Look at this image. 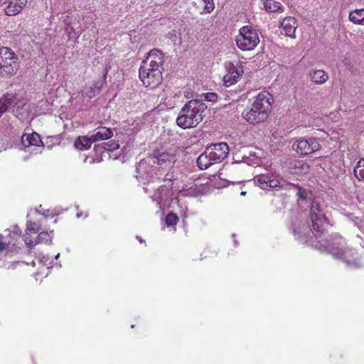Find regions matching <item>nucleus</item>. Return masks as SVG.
<instances>
[{"label": "nucleus", "instance_id": "1", "mask_svg": "<svg viewBox=\"0 0 364 364\" xmlns=\"http://www.w3.org/2000/svg\"><path fill=\"white\" fill-rule=\"evenodd\" d=\"M293 233L296 240L306 246L314 247L321 252H329L336 258L343 260L348 266H360L355 250L346 247L344 239L340 235H335L331 239L315 241L314 233L311 231L306 235L294 229Z\"/></svg>", "mask_w": 364, "mask_h": 364}, {"label": "nucleus", "instance_id": "2", "mask_svg": "<svg viewBox=\"0 0 364 364\" xmlns=\"http://www.w3.org/2000/svg\"><path fill=\"white\" fill-rule=\"evenodd\" d=\"M164 54L157 49L151 50L140 65L139 77L143 85L154 89L161 85L163 77L161 70Z\"/></svg>", "mask_w": 364, "mask_h": 364}, {"label": "nucleus", "instance_id": "3", "mask_svg": "<svg viewBox=\"0 0 364 364\" xmlns=\"http://www.w3.org/2000/svg\"><path fill=\"white\" fill-rule=\"evenodd\" d=\"M205 104L198 100H191L185 104L176 119V123L182 129L196 127L204 118Z\"/></svg>", "mask_w": 364, "mask_h": 364}, {"label": "nucleus", "instance_id": "4", "mask_svg": "<svg viewBox=\"0 0 364 364\" xmlns=\"http://www.w3.org/2000/svg\"><path fill=\"white\" fill-rule=\"evenodd\" d=\"M20 68L17 55L8 47L0 48V76L8 78L15 75Z\"/></svg>", "mask_w": 364, "mask_h": 364}, {"label": "nucleus", "instance_id": "5", "mask_svg": "<svg viewBox=\"0 0 364 364\" xmlns=\"http://www.w3.org/2000/svg\"><path fill=\"white\" fill-rule=\"evenodd\" d=\"M259 43V38L255 28L250 26L240 28L236 37V44L241 50H252Z\"/></svg>", "mask_w": 364, "mask_h": 364}, {"label": "nucleus", "instance_id": "6", "mask_svg": "<svg viewBox=\"0 0 364 364\" xmlns=\"http://www.w3.org/2000/svg\"><path fill=\"white\" fill-rule=\"evenodd\" d=\"M309 216L313 230L316 232L319 236L324 235L326 232V227L328 225V219L321 210L320 205L318 202H312L310 207Z\"/></svg>", "mask_w": 364, "mask_h": 364}, {"label": "nucleus", "instance_id": "7", "mask_svg": "<svg viewBox=\"0 0 364 364\" xmlns=\"http://www.w3.org/2000/svg\"><path fill=\"white\" fill-rule=\"evenodd\" d=\"M293 147L299 155L305 156L318 151L321 149V144L317 138L301 137L294 142Z\"/></svg>", "mask_w": 364, "mask_h": 364}, {"label": "nucleus", "instance_id": "8", "mask_svg": "<svg viewBox=\"0 0 364 364\" xmlns=\"http://www.w3.org/2000/svg\"><path fill=\"white\" fill-rule=\"evenodd\" d=\"M269 115L270 114L267 113V110L264 111L253 105H251L250 109H245L242 112L243 119L251 124H258L264 122Z\"/></svg>", "mask_w": 364, "mask_h": 364}, {"label": "nucleus", "instance_id": "9", "mask_svg": "<svg viewBox=\"0 0 364 364\" xmlns=\"http://www.w3.org/2000/svg\"><path fill=\"white\" fill-rule=\"evenodd\" d=\"M206 149L215 164L223 161L229 153V146L226 143L215 144L207 147Z\"/></svg>", "mask_w": 364, "mask_h": 364}, {"label": "nucleus", "instance_id": "10", "mask_svg": "<svg viewBox=\"0 0 364 364\" xmlns=\"http://www.w3.org/2000/svg\"><path fill=\"white\" fill-rule=\"evenodd\" d=\"M274 102L272 95L267 90H262L253 97L252 103L264 111L267 110V113L271 114L272 110V103Z\"/></svg>", "mask_w": 364, "mask_h": 364}, {"label": "nucleus", "instance_id": "11", "mask_svg": "<svg viewBox=\"0 0 364 364\" xmlns=\"http://www.w3.org/2000/svg\"><path fill=\"white\" fill-rule=\"evenodd\" d=\"M227 70L228 72L223 77L224 84L227 87L236 83L244 73L243 67L238 63L234 65L232 63H229L227 64Z\"/></svg>", "mask_w": 364, "mask_h": 364}, {"label": "nucleus", "instance_id": "12", "mask_svg": "<svg viewBox=\"0 0 364 364\" xmlns=\"http://www.w3.org/2000/svg\"><path fill=\"white\" fill-rule=\"evenodd\" d=\"M21 144L24 149L33 148L31 152H33L40 147H43V143L40 136L36 132L31 134H23L21 136Z\"/></svg>", "mask_w": 364, "mask_h": 364}, {"label": "nucleus", "instance_id": "13", "mask_svg": "<svg viewBox=\"0 0 364 364\" xmlns=\"http://www.w3.org/2000/svg\"><path fill=\"white\" fill-rule=\"evenodd\" d=\"M298 27L296 19L292 16L285 17L280 23L279 29L282 34L295 38V32Z\"/></svg>", "mask_w": 364, "mask_h": 364}, {"label": "nucleus", "instance_id": "14", "mask_svg": "<svg viewBox=\"0 0 364 364\" xmlns=\"http://www.w3.org/2000/svg\"><path fill=\"white\" fill-rule=\"evenodd\" d=\"M154 157L156 159L154 162L158 165H164L174 163L176 161V151L169 149L168 150H158L154 152Z\"/></svg>", "mask_w": 364, "mask_h": 364}, {"label": "nucleus", "instance_id": "15", "mask_svg": "<svg viewBox=\"0 0 364 364\" xmlns=\"http://www.w3.org/2000/svg\"><path fill=\"white\" fill-rule=\"evenodd\" d=\"M258 183L261 185L262 188H276L280 186V181L273 175L262 174L257 176Z\"/></svg>", "mask_w": 364, "mask_h": 364}, {"label": "nucleus", "instance_id": "16", "mask_svg": "<svg viewBox=\"0 0 364 364\" xmlns=\"http://www.w3.org/2000/svg\"><path fill=\"white\" fill-rule=\"evenodd\" d=\"M8 6L4 9L7 16H16L20 13L27 3V0H7Z\"/></svg>", "mask_w": 364, "mask_h": 364}, {"label": "nucleus", "instance_id": "17", "mask_svg": "<svg viewBox=\"0 0 364 364\" xmlns=\"http://www.w3.org/2000/svg\"><path fill=\"white\" fill-rule=\"evenodd\" d=\"M21 237V231L18 230H14L9 237H4L0 235V252L9 249L11 247L16 246V242L11 240Z\"/></svg>", "mask_w": 364, "mask_h": 364}, {"label": "nucleus", "instance_id": "18", "mask_svg": "<svg viewBox=\"0 0 364 364\" xmlns=\"http://www.w3.org/2000/svg\"><path fill=\"white\" fill-rule=\"evenodd\" d=\"M193 5L200 14H210L215 9L214 0H195Z\"/></svg>", "mask_w": 364, "mask_h": 364}, {"label": "nucleus", "instance_id": "19", "mask_svg": "<svg viewBox=\"0 0 364 364\" xmlns=\"http://www.w3.org/2000/svg\"><path fill=\"white\" fill-rule=\"evenodd\" d=\"M113 136L112 130L105 127L97 128L95 133L92 134V141L95 142L110 139Z\"/></svg>", "mask_w": 364, "mask_h": 364}, {"label": "nucleus", "instance_id": "20", "mask_svg": "<svg viewBox=\"0 0 364 364\" xmlns=\"http://www.w3.org/2000/svg\"><path fill=\"white\" fill-rule=\"evenodd\" d=\"M94 142L95 141H92V135L90 137L86 136H80L75 141L74 145L77 150L84 151L90 149L92 143Z\"/></svg>", "mask_w": 364, "mask_h": 364}, {"label": "nucleus", "instance_id": "21", "mask_svg": "<svg viewBox=\"0 0 364 364\" xmlns=\"http://www.w3.org/2000/svg\"><path fill=\"white\" fill-rule=\"evenodd\" d=\"M311 81L317 85H322L328 80V75L323 70H316L309 74Z\"/></svg>", "mask_w": 364, "mask_h": 364}, {"label": "nucleus", "instance_id": "22", "mask_svg": "<svg viewBox=\"0 0 364 364\" xmlns=\"http://www.w3.org/2000/svg\"><path fill=\"white\" fill-rule=\"evenodd\" d=\"M263 5L268 13H282L284 10L282 4L274 0H264Z\"/></svg>", "mask_w": 364, "mask_h": 364}, {"label": "nucleus", "instance_id": "23", "mask_svg": "<svg viewBox=\"0 0 364 364\" xmlns=\"http://www.w3.org/2000/svg\"><path fill=\"white\" fill-rule=\"evenodd\" d=\"M348 18L354 24L364 26V8L350 11Z\"/></svg>", "mask_w": 364, "mask_h": 364}, {"label": "nucleus", "instance_id": "24", "mask_svg": "<svg viewBox=\"0 0 364 364\" xmlns=\"http://www.w3.org/2000/svg\"><path fill=\"white\" fill-rule=\"evenodd\" d=\"M197 164L199 168L202 170L206 169L211 165L215 164L210 156L207 153V149L198 157Z\"/></svg>", "mask_w": 364, "mask_h": 364}, {"label": "nucleus", "instance_id": "25", "mask_svg": "<svg viewBox=\"0 0 364 364\" xmlns=\"http://www.w3.org/2000/svg\"><path fill=\"white\" fill-rule=\"evenodd\" d=\"M102 87H103L102 81H96L93 83V85L92 86L86 87L83 90V93L85 94V96H87L90 98H92L100 92Z\"/></svg>", "mask_w": 364, "mask_h": 364}, {"label": "nucleus", "instance_id": "26", "mask_svg": "<svg viewBox=\"0 0 364 364\" xmlns=\"http://www.w3.org/2000/svg\"><path fill=\"white\" fill-rule=\"evenodd\" d=\"M353 174L358 181L364 183V159H360L353 168Z\"/></svg>", "mask_w": 364, "mask_h": 364}, {"label": "nucleus", "instance_id": "27", "mask_svg": "<svg viewBox=\"0 0 364 364\" xmlns=\"http://www.w3.org/2000/svg\"><path fill=\"white\" fill-rule=\"evenodd\" d=\"M76 20H72L71 17L67 15L64 19L63 23L65 26V31L69 38L73 37L74 35H76L75 29L74 25L75 24Z\"/></svg>", "mask_w": 364, "mask_h": 364}, {"label": "nucleus", "instance_id": "28", "mask_svg": "<svg viewBox=\"0 0 364 364\" xmlns=\"http://www.w3.org/2000/svg\"><path fill=\"white\" fill-rule=\"evenodd\" d=\"M16 95L12 93H6L0 98V106L7 111L8 108L13 104Z\"/></svg>", "mask_w": 364, "mask_h": 364}, {"label": "nucleus", "instance_id": "29", "mask_svg": "<svg viewBox=\"0 0 364 364\" xmlns=\"http://www.w3.org/2000/svg\"><path fill=\"white\" fill-rule=\"evenodd\" d=\"M52 241L51 237L48 232H41L37 239L35 240L37 244H50Z\"/></svg>", "mask_w": 364, "mask_h": 364}, {"label": "nucleus", "instance_id": "30", "mask_svg": "<svg viewBox=\"0 0 364 364\" xmlns=\"http://www.w3.org/2000/svg\"><path fill=\"white\" fill-rule=\"evenodd\" d=\"M179 218L176 214L173 213H169L167 214L165 218V223L167 226L175 225L178 223Z\"/></svg>", "mask_w": 364, "mask_h": 364}, {"label": "nucleus", "instance_id": "31", "mask_svg": "<svg viewBox=\"0 0 364 364\" xmlns=\"http://www.w3.org/2000/svg\"><path fill=\"white\" fill-rule=\"evenodd\" d=\"M102 148L106 151H114L119 148V144L115 141H108L102 143L101 145Z\"/></svg>", "mask_w": 364, "mask_h": 364}, {"label": "nucleus", "instance_id": "32", "mask_svg": "<svg viewBox=\"0 0 364 364\" xmlns=\"http://www.w3.org/2000/svg\"><path fill=\"white\" fill-rule=\"evenodd\" d=\"M41 230V225L35 221H29L27 223L26 231L36 234Z\"/></svg>", "mask_w": 364, "mask_h": 364}, {"label": "nucleus", "instance_id": "33", "mask_svg": "<svg viewBox=\"0 0 364 364\" xmlns=\"http://www.w3.org/2000/svg\"><path fill=\"white\" fill-rule=\"evenodd\" d=\"M30 234L31 232L26 231V233L23 235V240L25 242V243L28 246V247L31 249L33 246L36 245V242L31 238Z\"/></svg>", "mask_w": 364, "mask_h": 364}, {"label": "nucleus", "instance_id": "34", "mask_svg": "<svg viewBox=\"0 0 364 364\" xmlns=\"http://www.w3.org/2000/svg\"><path fill=\"white\" fill-rule=\"evenodd\" d=\"M205 99L207 101L213 102L218 100V95L214 92H208L205 95Z\"/></svg>", "mask_w": 364, "mask_h": 364}, {"label": "nucleus", "instance_id": "35", "mask_svg": "<svg viewBox=\"0 0 364 364\" xmlns=\"http://www.w3.org/2000/svg\"><path fill=\"white\" fill-rule=\"evenodd\" d=\"M6 111L4 110L2 107L0 106V117L2 116V114L6 112Z\"/></svg>", "mask_w": 364, "mask_h": 364}, {"label": "nucleus", "instance_id": "36", "mask_svg": "<svg viewBox=\"0 0 364 364\" xmlns=\"http://www.w3.org/2000/svg\"><path fill=\"white\" fill-rule=\"evenodd\" d=\"M246 193H247V192H246V191H241L240 195H241V196H245V195H246Z\"/></svg>", "mask_w": 364, "mask_h": 364}, {"label": "nucleus", "instance_id": "37", "mask_svg": "<svg viewBox=\"0 0 364 364\" xmlns=\"http://www.w3.org/2000/svg\"><path fill=\"white\" fill-rule=\"evenodd\" d=\"M31 264V265H32L33 267H34V266H35V264H36V263H35V262H34V261H32Z\"/></svg>", "mask_w": 364, "mask_h": 364}, {"label": "nucleus", "instance_id": "38", "mask_svg": "<svg viewBox=\"0 0 364 364\" xmlns=\"http://www.w3.org/2000/svg\"><path fill=\"white\" fill-rule=\"evenodd\" d=\"M3 1V0H0V3ZM7 2V0H4V4L6 3Z\"/></svg>", "mask_w": 364, "mask_h": 364}]
</instances>
